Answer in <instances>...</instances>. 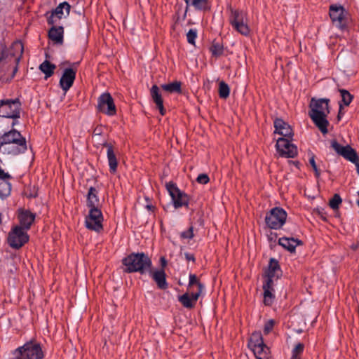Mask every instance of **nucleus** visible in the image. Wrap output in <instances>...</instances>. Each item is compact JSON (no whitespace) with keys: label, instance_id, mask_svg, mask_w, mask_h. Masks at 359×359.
<instances>
[{"label":"nucleus","instance_id":"f257e3e1","mask_svg":"<svg viewBox=\"0 0 359 359\" xmlns=\"http://www.w3.org/2000/svg\"><path fill=\"white\" fill-rule=\"evenodd\" d=\"M330 100L328 98L316 99L313 97L309 104V117L323 135L328 133L329 121L327 116L330 113Z\"/></svg>","mask_w":359,"mask_h":359},{"label":"nucleus","instance_id":"f03ea898","mask_svg":"<svg viewBox=\"0 0 359 359\" xmlns=\"http://www.w3.org/2000/svg\"><path fill=\"white\" fill-rule=\"evenodd\" d=\"M27 149L25 137L15 129L4 133L0 136V152L4 154L18 156Z\"/></svg>","mask_w":359,"mask_h":359},{"label":"nucleus","instance_id":"7ed1b4c3","mask_svg":"<svg viewBox=\"0 0 359 359\" xmlns=\"http://www.w3.org/2000/svg\"><path fill=\"white\" fill-rule=\"evenodd\" d=\"M122 264L124 266L123 272L127 273H147L152 267V261L144 252H132L123 258Z\"/></svg>","mask_w":359,"mask_h":359},{"label":"nucleus","instance_id":"20e7f679","mask_svg":"<svg viewBox=\"0 0 359 359\" xmlns=\"http://www.w3.org/2000/svg\"><path fill=\"white\" fill-rule=\"evenodd\" d=\"M13 359H43L41 344L32 339L11 351Z\"/></svg>","mask_w":359,"mask_h":359},{"label":"nucleus","instance_id":"39448f33","mask_svg":"<svg viewBox=\"0 0 359 359\" xmlns=\"http://www.w3.org/2000/svg\"><path fill=\"white\" fill-rule=\"evenodd\" d=\"M22 102L19 97L0 100V116L7 118H20Z\"/></svg>","mask_w":359,"mask_h":359},{"label":"nucleus","instance_id":"423d86ee","mask_svg":"<svg viewBox=\"0 0 359 359\" xmlns=\"http://www.w3.org/2000/svg\"><path fill=\"white\" fill-rule=\"evenodd\" d=\"M166 189L171 197L172 203L175 209L182 207L189 208L190 196L181 191L175 183L170 181L165 184Z\"/></svg>","mask_w":359,"mask_h":359},{"label":"nucleus","instance_id":"0eeeda50","mask_svg":"<svg viewBox=\"0 0 359 359\" xmlns=\"http://www.w3.org/2000/svg\"><path fill=\"white\" fill-rule=\"evenodd\" d=\"M287 217V214L283 208L276 207L266 213L265 222L271 229H280L285 224Z\"/></svg>","mask_w":359,"mask_h":359},{"label":"nucleus","instance_id":"6e6552de","mask_svg":"<svg viewBox=\"0 0 359 359\" xmlns=\"http://www.w3.org/2000/svg\"><path fill=\"white\" fill-rule=\"evenodd\" d=\"M346 13V10L341 5L332 4L330 6L329 15L332 22L341 31L348 29Z\"/></svg>","mask_w":359,"mask_h":359},{"label":"nucleus","instance_id":"1a4fd4ad","mask_svg":"<svg viewBox=\"0 0 359 359\" xmlns=\"http://www.w3.org/2000/svg\"><path fill=\"white\" fill-rule=\"evenodd\" d=\"M103 215L100 208H89L88 215L85 218V226L90 230L100 233L103 230Z\"/></svg>","mask_w":359,"mask_h":359},{"label":"nucleus","instance_id":"9d476101","mask_svg":"<svg viewBox=\"0 0 359 359\" xmlns=\"http://www.w3.org/2000/svg\"><path fill=\"white\" fill-rule=\"evenodd\" d=\"M19 61L20 57H15L13 55H9L6 51L3 50L0 55V72L3 73L1 76L12 69L10 80L13 79L18 70Z\"/></svg>","mask_w":359,"mask_h":359},{"label":"nucleus","instance_id":"9b49d317","mask_svg":"<svg viewBox=\"0 0 359 359\" xmlns=\"http://www.w3.org/2000/svg\"><path fill=\"white\" fill-rule=\"evenodd\" d=\"M27 230L22 226H15L9 232L8 243L14 249H19L29 241V236Z\"/></svg>","mask_w":359,"mask_h":359},{"label":"nucleus","instance_id":"f8f14e48","mask_svg":"<svg viewBox=\"0 0 359 359\" xmlns=\"http://www.w3.org/2000/svg\"><path fill=\"white\" fill-rule=\"evenodd\" d=\"M97 110L109 116L116 114V107L114 99L109 93H103L97 98Z\"/></svg>","mask_w":359,"mask_h":359},{"label":"nucleus","instance_id":"ddd939ff","mask_svg":"<svg viewBox=\"0 0 359 359\" xmlns=\"http://www.w3.org/2000/svg\"><path fill=\"white\" fill-rule=\"evenodd\" d=\"M292 138L280 137L276 142V149L280 156L285 158H294L297 155V147L292 144Z\"/></svg>","mask_w":359,"mask_h":359},{"label":"nucleus","instance_id":"4468645a","mask_svg":"<svg viewBox=\"0 0 359 359\" xmlns=\"http://www.w3.org/2000/svg\"><path fill=\"white\" fill-rule=\"evenodd\" d=\"M79 65V62H74L72 64V67L65 69L59 82L60 88L65 93H67L73 86Z\"/></svg>","mask_w":359,"mask_h":359},{"label":"nucleus","instance_id":"2eb2a0df","mask_svg":"<svg viewBox=\"0 0 359 359\" xmlns=\"http://www.w3.org/2000/svg\"><path fill=\"white\" fill-rule=\"evenodd\" d=\"M71 6L67 1L60 3L47 18L48 25H59L62 18H67L70 13Z\"/></svg>","mask_w":359,"mask_h":359},{"label":"nucleus","instance_id":"dca6fc26","mask_svg":"<svg viewBox=\"0 0 359 359\" xmlns=\"http://www.w3.org/2000/svg\"><path fill=\"white\" fill-rule=\"evenodd\" d=\"M331 147L337 153V154L343 156L345 159L351 163H357L358 161V156L356 151L349 145H341L336 140L331 142Z\"/></svg>","mask_w":359,"mask_h":359},{"label":"nucleus","instance_id":"f3484780","mask_svg":"<svg viewBox=\"0 0 359 359\" xmlns=\"http://www.w3.org/2000/svg\"><path fill=\"white\" fill-rule=\"evenodd\" d=\"M17 212L18 219L20 223L18 226H22V228L27 231L30 229L35 220L36 214L31 212L29 210L24 208H19Z\"/></svg>","mask_w":359,"mask_h":359},{"label":"nucleus","instance_id":"a211bd4d","mask_svg":"<svg viewBox=\"0 0 359 359\" xmlns=\"http://www.w3.org/2000/svg\"><path fill=\"white\" fill-rule=\"evenodd\" d=\"M274 133L280 135L281 137L292 138L294 133L292 127L280 118H276L273 121Z\"/></svg>","mask_w":359,"mask_h":359},{"label":"nucleus","instance_id":"6ab92c4d","mask_svg":"<svg viewBox=\"0 0 359 359\" xmlns=\"http://www.w3.org/2000/svg\"><path fill=\"white\" fill-rule=\"evenodd\" d=\"M275 279L266 278L263 284L264 304L266 306H271L275 299Z\"/></svg>","mask_w":359,"mask_h":359},{"label":"nucleus","instance_id":"aec40b11","mask_svg":"<svg viewBox=\"0 0 359 359\" xmlns=\"http://www.w3.org/2000/svg\"><path fill=\"white\" fill-rule=\"evenodd\" d=\"M147 273L151 277L160 290H166L168 287V283L166 280V273L163 269L152 270V268Z\"/></svg>","mask_w":359,"mask_h":359},{"label":"nucleus","instance_id":"412c9836","mask_svg":"<svg viewBox=\"0 0 359 359\" xmlns=\"http://www.w3.org/2000/svg\"><path fill=\"white\" fill-rule=\"evenodd\" d=\"M102 145L107 148V157L109 167V172L111 174H115L117 172L118 163L114 147L111 143L107 142H104Z\"/></svg>","mask_w":359,"mask_h":359},{"label":"nucleus","instance_id":"4be33fe9","mask_svg":"<svg viewBox=\"0 0 359 359\" xmlns=\"http://www.w3.org/2000/svg\"><path fill=\"white\" fill-rule=\"evenodd\" d=\"M150 95L161 115L164 116L166 113V110L163 106V100L160 88L157 85H153L151 86L150 89Z\"/></svg>","mask_w":359,"mask_h":359},{"label":"nucleus","instance_id":"5701e85b","mask_svg":"<svg viewBox=\"0 0 359 359\" xmlns=\"http://www.w3.org/2000/svg\"><path fill=\"white\" fill-rule=\"evenodd\" d=\"M201 295L200 292H191V294L185 292L182 295L179 296L178 301L184 308L191 309L195 307L196 302Z\"/></svg>","mask_w":359,"mask_h":359},{"label":"nucleus","instance_id":"b1692460","mask_svg":"<svg viewBox=\"0 0 359 359\" xmlns=\"http://www.w3.org/2000/svg\"><path fill=\"white\" fill-rule=\"evenodd\" d=\"M281 275L282 271L278 260L271 258L266 271V278L278 280Z\"/></svg>","mask_w":359,"mask_h":359},{"label":"nucleus","instance_id":"393cba45","mask_svg":"<svg viewBox=\"0 0 359 359\" xmlns=\"http://www.w3.org/2000/svg\"><path fill=\"white\" fill-rule=\"evenodd\" d=\"M12 177L4 172V175H0V198H4L8 196L11 191V184L10 180Z\"/></svg>","mask_w":359,"mask_h":359},{"label":"nucleus","instance_id":"a878e982","mask_svg":"<svg viewBox=\"0 0 359 359\" xmlns=\"http://www.w3.org/2000/svg\"><path fill=\"white\" fill-rule=\"evenodd\" d=\"M52 27L48 31V37L55 43L62 44L64 37V28L58 25H50Z\"/></svg>","mask_w":359,"mask_h":359},{"label":"nucleus","instance_id":"bb28decb","mask_svg":"<svg viewBox=\"0 0 359 359\" xmlns=\"http://www.w3.org/2000/svg\"><path fill=\"white\" fill-rule=\"evenodd\" d=\"M278 244L289 252H294L297 246L302 245L303 242L298 238L282 237L279 238Z\"/></svg>","mask_w":359,"mask_h":359},{"label":"nucleus","instance_id":"cd10ccee","mask_svg":"<svg viewBox=\"0 0 359 359\" xmlns=\"http://www.w3.org/2000/svg\"><path fill=\"white\" fill-rule=\"evenodd\" d=\"M186 4V8L183 15V20L187 18V13L189 8L192 6L196 11H206L208 9V0H184Z\"/></svg>","mask_w":359,"mask_h":359},{"label":"nucleus","instance_id":"c85d7f7f","mask_svg":"<svg viewBox=\"0 0 359 359\" xmlns=\"http://www.w3.org/2000/svg\"><path fill=\"white\" fill-rule=\"evenodd\" d=\"M98 191L93 187L88 189L86 205L88 208H99Z\"/></svg>","mask_w":359,"mask_h":359},{"label":"nucleus","instance_id":"c756f323","mask_svg":"<svg viewBox=\"0 0 359 359\" xmlns=\"http://www.w3.org/2000/svg\"><path fill=\"white\" fill-rule=\"evenodd\" d=\"M229 9L230 11L229 21L231 25L248 18V13L244 11L233 8L231 6Z\"/></svg>","mask_w":359,"mask_h":359},{"label":"nucleus","instance_id":"7c9ffc66","mask_svg":"<svg viewBox=\"0 0 359 359\" xmlns=\"http://www.w3.org/2000/svg\"><path fill=\"white\" fill-rule=\"evenodd\" d=\"M257 359H273L270 348L264 345L252 351Z\"/></svg>","mask_w":359,"mask_h":359},{"label":"nucleus","instance_id":"2f4dec72","mask_svg":"<svg viewBox=\"0 0 359 359\" xmlns=\"http://www.w3.org/2000/svg\"><path fill=\"white\" fill-rule=\"evenodd\" d=\"M249 345L252 347V351L255 350V348H259L266 345L260 332H255L252 334L250 338Z\"/></svg>","mask_w":359,"mask_h":359},{"label":"nucleus","instance_id":"473e14b6","mask_svg":"<svg viewBox=\"0 0 359 359\" xmlns=\"http://www.w3.org/2000/svg\"><path fill=\"white\" fill-rule=\"evenodd\" d=\"M39 68L45 74V78L48 79L53 75L56 66L50 61L45 60L39 65Z\"/></svg>","mask_w":359,"mask_h":359},{"label":"nucleus","instance_id":"72a5a7b5","mask_svg":"<svg viewBox=\"0 0 359 359\" xmlns=\"http://www.w3.org/2000/svg\"><path fill=\"white\" fill-rule=\"evenodd\" d=\"M161 88L170 93H182V83L178 81L170 83H165L161 85Z\"/></svg>","mask_w":359,"mask_h":359},{"label":"nucleus","instance_id":"f704fd0d","mask_svg":"<svg viewBox=\"0 0 359 359\" xmlns=\"http://www.w3.org/2000/svg\"><path fill=\"white\" fill-rule=\"evenodd\" d=\"M248 18L243 20V21L238 22V23L231 25L232 27L237 31L238 33L243 36H248L250 33V29L248 24Z\"/></svg>","mask_w":359,"mask_h":359},{"label":"nucleus","instance_id":"c9c22d12","mask_svg":"<svg viewBox=\"0 0 359 359\" xmlns=\"http://www.w3.org/2000/svg\"><path fill=\"white\" fill-rule=\"evenodd\" d=\"M194 285L197 287L196 292H200V294H202L205 289V285L200 282L196 274L190 273L189 276L188 290H191Z\"/></svg>","mask_w":359,"mask_h":359},{"label":"nucleus","instance_id":"e433bc0d","mask_svg":"<svg viewBox=\"0 0 359 359\" xmlns=\"http://www.w3.org/2000/svg\"><path fill=\"white\" fill-rule=\"evenodd\" d=\"M209 50L212 56L218 57L222 55L224 53V46L222 43L214 41L212 43Z\"/></svg>","mask_w":359,"mask_h":359},{"label":"nucleus","instance_id":"4c0bfd02","mask_svg":"<svg viewBox=\"0 0 359 359\" xmlns=\"http://www.w3.org/2000/svg\"><path fill=\"white\" fill-rule=\"evenodd\" d=\"M230 94V88L224 81L219 83V96L222 99H226Z\"/></svg>","mask_w":359,"mask_h":359},{"label":"nucleus","instance_id":"58836bf2","mask_svg":"<svg viewBox=\"0 0 359 359\" xmlns=\"http://www.w3.org/2000/svg\"><path fill=\"white\" fill-rule=\"evenodd\" d=\"M339 93L341 96V102L345 106H348L353 99V96L345 89H339Z\"/></svg>","mask_w":359,"mask_h":359},{"label":"nucleus","instance_id":"ea45409f","mask_svg":"<svg viewBox=\"0 0 359 359\" xmlns=\"http://www.w3.org/2000/svg\"><path fill=\"white\" fill-rule=\"evenodd\" d=\"M342 203V199L338 194H335L330 200L329 205L333 210H337L339 205Z\"/></svg>","mask_w":359,"mask_h":359},{"label":"nucleus","instance_id":"a19ab883","mask_svg":"<svg viewBox=\"0 0 359 359\" xmlns=\"http://www.w3.org/2000/svg\"><path fill=\"white\" fill-rule=\"evenodd\" d=\"M198 36V32L196 29H190L189 32L187 33V42L195 46L196 39Z\"/></svg>","mask_w":359,"mask_h":359},{"label":"nucleus","instance_id":"79ce46f5","mask_svg":"<svg viewBox=\"0 0 359 359\" xmlns=\"http://www.w3.org/2000/svg\"><path fill=\"white\" fill-rule=\"evenodd\" d=\"M304 345L302 343H298L292 350V359H300L299 355L303 353Z\"/></svg>","mask_w":359,"mask_h":359},{"label":"nucleus","instance_id":"37998d69","mask_svg":"<svg viewBox=\"0 0 359 359\" xmlns=\"http://www.w3.org/2000/svg\"><path fill=\"white\" fill-rule=\"evenodd\" d=\"M194 237V226L191 225L189 228L180 233L181 239H192Z\"/></svg>","mask_w":359,"mask_h":359},{"label":"nucleus","instance_id":"c03bdc74","mask_svg":"<svg viewBox=\"0 0 359 359\" xmlns=\"http://www.w3.org/2000/svg\"><path fill=\"white\" fill-rule=\"evenodd\" d=\"M275 325V320L270 319L266 322L264 327V332L265 334H268L273 328Z\"/></svg>","mask_w":359,"mask_h":359},{"label":"nucleus","instance_id":"a18cd8bd","mask_svg":"<svg viewBox=\"0 0 359 359\" xmlns=\"http://www.w3.org/2000/svg\"><path fill=\"white\" fill-rule=\"evenodd\" d=\"M197 182L202 184H206L209 182L210 178L206 174H200L196 178Z\"/></svg>","mask_w":359,"mask_h":359},{"label":"nucleus","instance_id":"49530a36","mask_svg":"<svg viewBox=\"0 0 359 359\" xmlns=\"http://www.w3.org/2000/svg\"><path fill=\"white\" fill-rule=\"evenodd\" d=\"M315 157H316V156H315V155H314L313 153H311V154H310L309 163H310V165H311V167H312L313 170V169H316V168H318V167H317V165H316V163Z\"/></svg>","mask_w":359,"mask_h":359},{"label":"nucleus","instance_id":"de8ad7c7","mask_svg":"<svg viewBox=\"0 0 359 359\" xmlns=\"http://www.w3.org/2000/svg\"><path fill=\"white\" fill-rule=\"evenodd\" d=\"M184 257H185V259L187 260V261H192V262H195V257L193 254H191L189 252H185L184 253Z\"/></svg>","mask_w":359,"mask_h":359},{"label":"nucleus","instance_id":"09e8293b","mask_svg":"<svg viewBox=\"0 0 359 359\" xmlns=\"http://www.w3.org/2000/svg\"><path fill=\"white\" fill-rule=\"evenodd\" d=\"M146 208L148 210H150V211H152L154 212V210H155V206H154L153 205H151L150 203H147V204L146 205Z\"/></svg>","mask_w":359,"mask_h":359},{"label":"nucleus","instance_id":"8fccbe9b","mask_svg":"<svg viewBox=\"0 0 359 359\" xmlns=\"http://www.w3.org/2000/svg\"><path fill=\"white\" fill-rule=\"evenodd\" d=\"M313 171L315 172V176L316 178H319L320 177V170L317 168L316 169H313Z\"/></svg>","mask_w":359,"mask_h":359},{"label":"nucleus","instance_id":"3c124183","mask_svg":"<svg viewBox=\"0 0 359 359\" xmlns=\"http://www.w3.org/2000/svg\"><path fill=\"white\" fill-rule=\"evenodd\" d=\"M161 265H162L163 268L165 267L167 264V261L165 259V257H161Z\"/></svg>","mask_w":359,"mask_h":359},{"label":"nucleus","instance_id":"603ef678","mask_svg":"<svg viewBox=\"0 0 359 359\" xmlns=\"http://www.w3.org/2000/svg\"><path fill=\"white\" fill-rule=\"evenodd\" d=\"M12 119H13V122L11 123L12 127L15 126V125L19 124V121H18L19 118H12Z\"/></svg>","mask_w":359,"mask_h":359},{"label":"nucleus","instance_id":"864d4df0","mask_svg":"<svg viewBox=\"0 0 359 359\" xmlns=\"http://www.w3.org/2000/svg\"><path fill=\"white\" fill-rule=\"evenodd\" d=\"M355 166H356V170H357V172L358 174H359V161H357V163H354Z\"/></svg>","mask_w":359,"mask_h":359},{"label":"nucleus","instance_id":"5fc2aeb1","mask_svg":"<svg viewBox=\"0 0 359 359\" xmlns=\"http://www.w3.org/2000/svg\"><path fill=\"white\" fill-rule=\"evenodd\" d=\"M145 200L149 203V198L148 196H145Z\"/></svg>","mask_w":359,"mask_h":359},{"label":"nucleus","instance_id":"6e6d98bb","mask_svg":"<svg viewBox=\"0 0 359 359\" xmlns=\"http://www.w3.org/2000/svg\"><path fill=\"white\" fill-rule=\"evenodd\" d=\"M341 116V114H340V111L339 112V114H338V118L339 119Z\"/></svg>","mask_w":359,"mask_h":359},{"label":"nucleus","instance_id":"4d7b16f0","mask_svg":"<svg viewBox=\"0 0 359 359\" xmlns=\"http://www.w3.org/2000/svg\"><path fill=\"white\" fill-rule=\"evenodd\" d=\"M341 116V114H340V111L339 112V114H338V118L339 119Z\"/></svg>","mask_w":359,"mask_h":359},{"label":"nucleus","instance_id":"13d9d810","mask_svg":"<svg viewBox=\"0 0 359 359\" xmlns=\"http://www.w3.org/2000/svg\"><path fill=\"white\" fill-rule=\"evenodd\" d=\"M342 108V104L340 103L339 104V109H341Z\"/></svg>","mask_w":359,"mask_h":359},{"label":"nucleus","instance_id":"bf43d9fd","mask_svg":"<svg viewBox=\"0 0 359 359\" xmlns=\"http://www.w3.org/2000/svg\"><path fill=\"white\" fill-rule=\"evenodd\" d=\"M163 209H164L165 210H167V209H166V207H165V206H163Z\"/></svg>","mask_w":359,"mask_h":359}]
</instances>
